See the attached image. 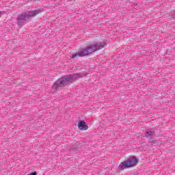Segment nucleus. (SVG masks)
Wrapping results in <instances>:
<instances>
[{"instance_id":"f257e3e1","label":"nucleus","mask_w":175,"mask_h":175,"mask_svg":"<svg viewBox=\"0 0 175 175\" xmlns=\"http://www.w3.org/2000/svg\"><path fill=\"white\" fill-rule=\"evenodd\" d=\"M83 74L80 72L74 75H67L63 76L62 78L59 79L54 83L52 89L55 90V91H57L58 88L65 87L68 85L69 83H75L77 79H83Z\"/></svg>"},{"instance_id":"1a4fd4ad","label":"nucleus","mask_w":175,"mask_h":175,"mask_svg":"<svg viewBox=\"0 0 175 175\" xmlns=\"http://www.w3.org/2000/svg\"><path fill=\"white\" fill-rule=\"evenodd\" d=\"M171 16L172 17V18H174V20H175V12L171 13Z\"/></svg>"},{"instance_id":"9d476101","label":"nucleus","mask_w":175,"mask_h":175,"mask_svg":"<svg viewBox=\"0 0 175 175\" xmlns=\"http://www.w3.org/2000/svg\"><path fill=\"white\" fill-rule=\"evenodd\" d=\"M4 13H5L4 11H3V12H1V11H0V17L2 16V14H4Z\"/></svg>"},{"instance_id":"6e6552de","label":"nucleus","mask_w":175,"mask_h":175,"mask_svg":"<svg viewBox=\"0 0 175 175\" xmlns=\"http://www.w3.org/2000/svg\"><path fill=\"white\" fill-rule=\"evenodd\" d=\"M149 144H150V146H152L154 144H157V140L150 139L149 140Z\"/></svg>"},{"instance_id":"423d86ee","label":"nucleus","mask_w":175,"mask_h":175,"mask_svg":"<svg viewBox=\"0 0 175 175\" xmlns=\"http://www.w3.org/2000/svg\"><path fill=\"white\" fill-rule=\"evenodd\" d=\"M78 128L79 131H87L88 126L84 120H80L78 123Z\"/></svg>"},{"instance_id":"f03ea898","label":"nucleus","mask_w":175,"mask_h":175,"mask_svg":"<svg viewBox=\"0 0 175 175\" xmlns=\"http://www.w3.org/2000/svg\"><path fill=\"white\" fill-rule=\"evenodd\" d=\"M105 46L106 42H98L97 44L87 46L85 49L81 51V52H77L72 54L70 57L71 59H75V58L85 57V55H90V54H92V53H95V51L103 49Z\"/></svg>"},{"instance_id":"39448f33","label":"nucleus","mask_w":175,"mask_h":175,"mask_svg":"<svg viewBox=\"0 0 175 175\" xmlns=\"http://www.w3.org/2000/svg\"><path fill=\"white\" fill-rule=\"evenodd\" d=\"M25 13L26 16H27V18L30 20L32 17H35L37 14H39V13H42V10H31Z\"/></svg>"},{"instance_id":"0eeeda50","label":"nucleus","mask_w":175,"mask_h":175,"mask_svg":"<svg viewBox=\"0 0 175 175\" xmlns=\"http://www.w3.org/2000/svg\"><path fill=\"white\" fill-rule=\"evenodd\" d=\"M145 136L147 139H152L155 136V131L148 130L145 133Z\"/></svg>"},{"instance_id":"7ed1b4c3","label":"nucleus","mask_w":175,"mask_h":175,"mask_svg":"<svg viewBox=\"0 0 175 175\" xmlns=\"http://www.w3.org/2000/svg\"><path fill=\"white\" fill-rule=\"evenodd\" d=\"M139 163V159L135 157H131L125 161L122 162L119 166V170H124V169H128L129 167H132V166H136Z\"/></svg>"},{"instance_id":"20e7f679","label":"nucleus","mask_w":175,"mask_h":175,"mask_svg":"<svg viewBox=\"0 0 175 175\" xmlns=\"http://www.w3.org/2000/svg\"><path fill=\"white\" fill-rule=\"evenodd\" d=\"M28 20L29 19L28 18V16H27V14L25 12L18 15L16 18L18 25H24L25 23L28 21Z\"/></svg>"}]
</instances>
